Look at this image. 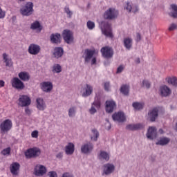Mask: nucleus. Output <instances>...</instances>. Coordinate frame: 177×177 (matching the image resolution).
<instances>
[{"mask_svg":"<svg viewBox=\"0 0 177 177\" xmlns=\"http://www.w3.org/2000/svg\"><path fill=\"white\" fill-rule=\"evenodd\" d=\"M147 137L148 139H151V140L156 139L157 138V129L154 127H150L148 129Z\"/></svg>","mask_w":177,"mask_h":177,"instance_id":"dca6fc26","label":"nucleus"},{"mask_svg":"<svg viewBox=\"0 0 177 177\" xmlns=\"http://www.w3.org/2000/svg\"><path fill=\"white\" fill-rule=\"evenodd\" d=\"M62 177H74V176H73V174H71L70 173H64L62 175Z\"/></svg>","mask_w":177,"mask_h":177,"instance_id":"6e6d98bb","label":"nucleus"},{"mask_svg":"<svg viewBox=\"0 0 177 177\" xmlns=\"http://www.w3.org/2000/svg\"><path fill=\"white\" fill-rule=\"evenodd\" d=\"M177 26L175 24H171L169 27V31H174V30H176Z\"/></svg>","mask_w":177,"mask_h":177,"instance_id":"09e8293b","label":"nucleus"},{"mask_svg":"<svg viewBox=\"0 0 177 177\" xmlns=\"http://www.w3.org/2000/svg\"><path fill=\"white\" fill-rule=\"evenodd\" d=\"M62 36H63L64 40L65 41V42H66V44H73L74 41V35L73 34V32H71L70 30L68 29L64 30L62 32Z\"/></svg>","mask_w":177,"mask_h":177,"instance_id":"1a4fd4ad","label":"nucleus"},{"mask_svg":"<svg viewBox=\"0 0 177 177\" xmlns=\"http://www.w3.org/2000/svg\"><path fill=\"white\" fill-rule=\"evenodd\" d=\"M136 63H137V64H139V63H140V58H137L136 59Z\"/></svg>","mask_w":177,"mask_h":177,"instance_id":"052dcab7","label":"nucleus"},{"mask_svg":"<svg viewBox=\"0 0 177 177\" xmlns=\"http://www.w3.org/2000/svg\"><path fill=\"white\" fill-rule=\"evenodd\" d=\"M62 38V35L59 33L51 34L50 36V41L52 44H60V39Z\"/></svg>","mask_w":177,"mask_h":177,"instance_id":"4be33fe9","label":"nucleus"},{"mask_svg":"<svg viewBox=\"0 0 177 177\" xmlns=\"http://www.w3.org/2000/svg\"><path fill=\"white\" fill-rule=\"evenodd\" d=\"M171 8L172 9V12H171L169 15L170 16H171V17H174V19H176L177 18V6L175 4H171Z\"/></svg>","mask_w":177,"mask_h":177,"instance_id":"c9c22d12","label":"nucleus"},{"mask_svg":"<svg viewBox=\"0 0 177 177\" xmlns=\"http://www.w3.org/2000/svg\"><path fill=\"white\" fill-rule=\"evenodd\" d=\"M124 68V66L120 65V66L118 68V69H117V73H118V74H120V73H122Z\"/></svg>","mask_w":177,"mask_h":177,"instance_id":"3c124183","label":"nucleus"},{"mask_svg":"<svg viewBox=\"0 0 177 177\" xmlns=\"http://www.w3.org/2000/svg\"><path fill=\"white\" fill-rule=\"evenodd\" d=\"M95 53V49H85L84 54L82 55L83 59H84V63H89L91 60V65L96 64V57H93Z\"/></svg>","mask_w":177,"mask_h":177,"instance_id":"f257e3e1","label":"nucleus"},{"mask_svg":"<svg viewBox=\"0 0 177 177\" xmlns=\"http://www.w3.org/2000/svg\"><path fill=\"white\" fill-rule=\"evenodd\" d=\"M11 85L12 88H15V89H17L18 91H23L24 88H26V86L24 85V83L19 79V77H14L11 80Z\"/></svg>","mask_w":177,"mask_h":177,"instance_id":"0eeeda50","label":"nucleus"},{"mask_svg":"<svg viewBox=\"0 0 177 177\" xmlns=\"http://www.w3.org/2000/svg\"><path fill=\"white\" fill-rule=\"evenodd\" d=\"M100 52L104 59H111L114 56V50L109 46L102 47Z\"/></svg>","mask_w":177,"mask_h":177,"instance_id":"39448f33","label":"nucleus"},{"mask_svg":"<svg viewBox=\"0 0 177 177\" xmlns=\"http://www.w3.org/2000/svg\"><path fill=\"white\" fill-rule=\"evenodd\" d=\"M92 140H97V138H99V132L96 129L92 130V135L91 136Z\"/></svg>","mask_w":177,"mask_h":177,"instance_id":"58836bf2","label":"nucleus"},{"mask_svg":"<svg viewBox=\"0 0 177 177\" xmlns=\"http://www.w3.org/2000/svg\"><path fill=\"white\" fill-rule=\"evenodd\" d=\"M75 115V107H71L68 110V116L74 117Z\"/></svg>","mask_w":177,"mask_h":177,"instance_id":"a19ab883","label":"nucleus"},{"mask_svg":"<svg viewBox=\"0 0 177 177\" xmlns=\"http://www.w3.org/2000/svg\"><path fill=\"white\" fill-rule=\"evenodd\" d=\"M159 132H160V133H164V131L161 129L159 130Z\"/></svg>","mask_w":177,"mask_h":177,"instance_id":"680f3d73","label":"nucleus"},{"mask_svg":"<svg viewBox=\"0 0 177 177\" xmlns=\"http://www.w3.org/2000/svg\"><path fill=\"white\" fill-rule=\"evenodd\" d=\"M1 154L3 156H9V154H10V147H8V148L4 149L1 151Z\"/></svg>","mask_w":177,"mask_h":177,"instance_id":"79ce46f5","label":"nucleus"},{"mask_svg":"<svg viewBox=\"0 0 177 177\" xmlns=\"http://www.w3.org/2000/svg\"><path fill=\"white\" fill-rule=\"evenodd\" d=\"M111 125H109V127L108 129H111Z\"/></svg>","mask_w":177,"mask_h":177,"instance_id":"e2e57ef3","label":"nucleus"},{"mask_svg":"<svg viewBox=\"0 0 177 177\" xmlns=\"http://www.w3.org/2000/svg\"><path fill=\"white\" fill-rule=\"evenodd\" d=\"M10 171L14 176L19 175L20 172V163L17 162H14L10 165Z\"/></svg>","mask_w":177,"mask_h":177,"instance_id":"f8f14e48","label":"nucleus"},{"mask_svg":"<svg viewBox=\"0 0 177 177\" xmlns=\"http://www.w3.org/2000/svg\"><path fill=\"white\" fill-rule=\"evenodd\" d=\"M169 142H171V139L167 137H163L160 138L158 142H156V145L160 146H165L166 145H168Z\"/></svg>","mask_w":177,"mask_h":177,"instance_id":"473e14b6","label":"nucleus"},{"mask_svg":"<svg viewBox=\"0 0 177 177\" xmlns=\"http://www.w3.org/2000/svg\"><path fill=\"white\" fill-rule=\"evenodd\" d=\"M145 126L142 124H129L127 126V129L130 131H137V129H142Z\"/></svg>","mask_w":177,"mask_h":177,"instance_id":"cd10ccee","label":"nucleus"},{"mask_svg":"<svg viewBox=\"0 0 177 177\" xmlns=\"http://www.w3.org/2000/svg\"><path fill=\"white\" fill-rule=\"evenodd\" d=\"M99 160H104V161H109L110 160V155L104 151H101L98 155Z\"/></svg>","mask_w":177,"mask_h":177,"instance_id":"2f4dec72","label":"nucleus"},{"mask_svg":"<svg viewBox=\"0 0 177 177\" xmlns=\"http://www.w3.org/2000/svg\"><path fill=\"white\" fill-rule=\"evenodd\" d=\"M25 113L26 114H27L28 115H31V111L30 110V109L26 108L25 109Z\"/></svg>","mask_w":177,"mask_h":177,"instance_id":"4d7b16f0","label":"nucleus"},{"mask_svg":"<svg viewBox=\"0 0 177 177\" xmlns=\"http://www.w3.org/2000/svg\"><path fill=\"white\" fill-rule=\"evenodd\" d=\"M46 174V167L42 165H37L35 168V175L36 176H42Z\"/></svg>","mask_w":177,"mask_h":177,"instance_id":"2eb2a0df","label":"nucleus"},{"mask_svg":"<svg viewBox=\"0 0 177 177\" xmlns=\"http://www.w3.org/2000/svg\"><path fill=\"white\" fill-rule=\"evenodd\" d=\"M3 86H5V82L0 80V88H3Z\"/></svg>","mask_w":177,"mask_h":177,"instance_id":"bf43d9fd","label":"nucleus"},{"mask_svg":"<svg viewBox=\"0 0 177 177\" xmlns=\"http://www.w3.org/2000/svg\"><path fill=\"white\" fill-rule=\"evenodd\" d=\"M104 88L105 91L109 92V91H110V82H105L104 84Z\"/></svg>","mask_w":177,"mask_h":177,"instance_id":"de8ad7c7","label":"nucleus"},{"mask_svg":"<svg viewBox=\"0 0 177 177\" xmlns=\"http://www.w3.org/2000/svg\"><path fill=\"white\" fill-rule=\"evenodd\" d=\"M30 28L31 30H37L38 32H41V31H42V26L38 21L33 22L30 26Z\"/></svg>","mask_w":177,"mask_h":177,"instance_id":"c85d7f7f","label":"nucleus"},{"mask_svg":"<svg viewBox=\"0 0 177 177\" xmlns=\"http://www.w3.org/2000/svg\"><path fill=\"white\" fill-rule=\"evenodd\" d=\"M5 11L2 10V8L0 7V19H3L5 17Z\"/></svg>","mask_w":177,"mask_h":177,"instance_id":"603ef678","label":"nucleus"},{"mask_svg":"<svg viewBox=\"0 0 177 177\" xmlns=\"http://www.w3.org/2000/svg\"><path fill=\"white\" fill-rule=\"evenodd\" d=\"M166 81L168 82V84H169L170 85H173L174 86H176L177 85L176 77H167L166 78Z\"/></svg>","mask_w":177,"mask_h":177,"instance_id":"e433bc0d","label":"nucleus"},{"mask_svg":"<svg viewBox=\"0 0 177 177\" xmlns=\"http://www.w3.org/2000/svg\"><path fill=\"white\" fill-rule=\"evenodd\" d=\"M144 106H145V104L142 103V102H133V107L136 110H142V109H143Z\"/></svg>","mask_w":177,"mask_h":177,"instance_id":"4c0bfd02","label":"nucleus"},{"mask_svg":"<svg viewBox=\"0 0 177 177\" xmlns=\"http://www.w3.org/2000/svg\"><path fill=\"white\" fill-rule=\"evenodd\" d=\"M64 10H65V13L68 15L69 19H71V16H73V12L70 10V8L65 7Z\"/></svg>","mask_w":177,"mask_h":177,"instance_id":"c03bdc74","label":"nucleus"},{"mask_svg":"<svg viewBox=\"0 0 177 177\" xmlns=\"http://www.w3.org/2000/svg\"><path fill=\"white\" fill-rule=\"evenodd\" d=\"M31 136H32V138L37 139V138H38V131H37V130L33 131L31 133Z\"/></svg>","mask_w":177,"mask_h":177,"instance_id":"8fccbe9b","label":"nucleus"},{"mask_svg":"<svg viewBox=\"0 0 177 177\" xmlns=\"http://www.w3.org/2000/svg\"><path fill=\"white\" fill-rule=\"evenodd\" d=\"M41 156V149L38 147L30 148L25 152L26 158H37Z\"/></svg>","mask_w":177,"mask_h":177,"instance_id":"f03ea898","label":"nucleus"},{"mask_svg":"<svg viewBox=\"0 0 177 177\" xmlns=\"http://www.w3.org/2000/svg\"><path fill=\"white\" fill-rule=\"evenodd\" d=\"M63 53H64V50L62 47H56L54 49L53 55L56 59H59V57H62L63 56Z\"/></svg>","mask_w":177,"mask_h":177,"instance_id":"393cba45","label":"nucleus"},{"mask_svg":"<svg viewBox=\"0 0 177 177\" xmlns=\"http://www.w3.org/2000/svg\"><path fill=\"white\" fill-rule=\"evenodd\" d=\"M149 118L151 122H154L157 117H158V109L157 108L153 109L151 111H149Z\"/></svg>","mask_w":177,"mask_h":177,"instance_id":"aec40b11","label":"nucleus"},{"mask_svg":"<svg viewBox=\"0 0 177 177\" xmlns=\"http://www.w3.org/2000/svg\"><path fill=\"white\" fill-rule=\"evenodd\" d=\"M13 127V123L10 119L5 120L0 124V131L2 133H8L12 127Z\"/></svg>","mask_w":177,"mask_h":177,"instance_id":"7ed1b4c3","label":"nucleus"},{"mask_svg":"<svg viewBox=\"0 0 177 177\" xmlns=\"http://www.w3.org/2000/svg\"><path fill=\"white\" fill-rule=\"evenodd\" d=\"M124 47L126 48V49H128V50H129V49H131V48H132V39L129 38V37H127L124 39Z\"/></svg>","mask_w":177,"mask_h":177,"instance_id":"72a5a7b5","label":"nucleus"},{"mask_svg":"<svg viewBox=\"0 0 177 177\" xmlns=\"http://www.w3.org/2000/svg\"><path fill=\"white\" fill-rule=\"evenodd\" d=\"M120 92L126 96L129 93V86L127 84H123L120 88Z\"/></svg>","mask_w":177,"mask_h":177,"instance_id":"f704fd0d","label":"nucleus"},{"mask_svg":"<svg viewBox=\"0 0 177 177\" xmlns=\"http://www.w3.org/2000/svg\"><path fill=\"white\" fill-rule=\"evenodd\" d=\"M95 107H96V109H100V101H95L93 103L91 108L89 109L91 114H95V113H96V109Z\"/></svg>","mask_w":177,"mask_h":177,"instance_id":"7c9ffc66","label":"nucleus"},{"mask_svg":"<svg viewBox=\"0 0 177 177\" xmlns=\"http://www.w3.org/2000/svg\"><path fill=\"white\" fill-rule=\"evenodd\" d=\"M92 150H93V145H92L91 142L81 147V151L82 153H84V154L91 153Z\"/></svg>","mask_w":177,"mask_h":177,"instance_id":"412c9836","label":"nucleus"},{"mask_svg":"<svg viewBox=\"0 0 177 177\" xmlns=\"http://www.w3.org/2000/svg\"><path fill=\"white\" fill-rule=\"evenodd\" d=\"M37 102V107L39 110L44 111L46 109V105L45 104V102H44V99L37 98L36 100Z\"/></svg>","mask_w":177,"mask_h":177,"instance_id":"a878e982","label":"nucleus"},{"mask_svg":"<svg viewBox=\"0 0 177 177\" xmlns=\"http://www.w3.org/2000/svg\"><path fill=\"white\" fill-rule=\"evenodd\" d=\"M142 85L143 86H145V88H147V89H149V88H150V82H149V81L147 80H144L142 82Z\"/></svg>","mask_w":177,"mask_h":177,"instance_id":"49530a36","label":"nucleus"},{"mask_svg":"<svg viewBox=\"0 0 177 177\" xmlns=\"http://www.w3.org/2000/svg\"><path fill=\"white\" fill-rule=\"evenodd\" d=\"M18 101H19L18 104L21 107H28V106L31 104V98H30L28 95H20Z\"/></svg>","mask_w":177,"mask_h":177,"instance_id":"6e6552de","label":"nucleus"},{"mask_svg":"<svg viewBox=\"0 0 177 177\" xmlns=\"http://www.w3.org/2000/svg\"><path fill=\"white\" fill-rule=\"evenodd\" d=\"M18 77L21 81H30V74L27 72H20Z\"/></svg>","mask_w":177,"mask_h":177,"instance_id":"bb28decb","label":"nucleus"},{"mask_svg":"<svg viewBox=\"0 0 177 177\" xmlns=\"http://www.w3.org/2000/svg\"><path fill=\"white\" fill-rule=\"evenodd\" d=\"M53 73H62V66L59 64H55L53 67Z\"/></svg>","mask_w":177,"mask_h":177,"instance_id":"ea45409f","label":"nucleus"},{"mask_svg":"<svg viewBox=\"0 0 177 177\" xmlns=\"http://www.w3.org/2000/svg\"><path fill=\"white\" fill-rule=\"evenodd\" d=\"M49 175L50 177H57V174H56V171H50Z\"/></svg>","mask_w":177,"mask_h":177,"instance_id":"864d4df0","label":"nucleus"},{"mask_svg":"<svg viewBox=\"0 0 177 177\" xmlns=\"http://www.w3.org/2000/svg\"><path fill=\"white\" fill-rule=\"evenodd\" d=\"M80 92L83 97H88V96H91V95H92V92H93V87L89 84H86L83 88H81Z\"/></svg>","mask_w":177,"mask_h":177,"instance_id":"9b49d317","label":"nucleus"},{"mask_svg":"<svg viewBox=\"0 0 177 177\" xmlns=\"http://www.w3.org/2000/svg\"><path fill=\"white\" fill-rule=\"evenodd\" d=\"M101 30L104 35L109 37V38H113V36L111 30V25H110L109 22H102Z\"/></svg>","mask_w":177,"mask_h":177,"instance_id":"20e7f679","label":"nucleus"},{"mask_svg":"<svg viewBox=\"0 0 177 177\" xmlns=\"http://www.w3.org/2000/svg\"><path fill=\"white\" fill-rule=\"evenodd\" d=\"M106 113H113L115 109V102L113 100H108L106 102L105 106Z\"/></svg>","mask_w":177,"mask_h":177,"instance_id":"6ab92c4d","label":"nucleus"},{"mask_svg":"<svg viewBox=\"0 0 177 177\" xmlns=\"http://www.w3.org/2000/svg\"><path fill=\"white\" fill-rule=\"evenodd\" d=\"M57 158H63V153L62 152H59L57 154L56 156Z\"/></svg>","mask_w":177,"mask_h":177,"instance_id":"13d9d810","label":"nucleus"},{"mask_svg":"<svg viewBox=\"0 0 177 177\" xmlns=\"http://www.w3.org/2000/svg\"><path fill=\"white\" fill-rule=\"evenodd\" d=\"M28 52L30 53V55H38V53L41 52V46H39L38 44H32L29 46Z\"/></svg>","mask_w":177,"mask_h":177,"instance_id":"ddd939ff","label":"nucleus"},{"mask_svg":"<svg viewBox=\"0 0 177 177\" xmlns=\"http://www.w3.org/2000/svg\"><path fill=\"white\" fill-rule=\"evenodd\" d=\"M94 27H95V22L91 21H87V28H88V30H93Z\"/></svg>","mask_w":177,"mask_h":177,"instance_id":"37998d69","label":"nucleus"},{"mask_svg":"<svg viewBox=\"0 0 177 177\" xmlns=\"http://www.w3.org/2000/svg\"><path fill=\"white\" fill-rule=\"evenodd\" d=\"M34 4L32 2H28L25 6L22 7L21 9V13L23 16H30L32 15V12H34Z\"/></svg>","mask_w":177,"mask_h":177,"instance_id":"423d86ee","label":"nucleus"},{"mask_svg":"<svg viewBox=\"0 0 177 177\" xmlns=\"http://www.w3.org/2000/svg\"><path fill=\"white\" fill-rule=\"evenodd\" d=\"M19 1H21V2L24 1V0H19Z\"/></svg>","mask_w":177,"mask_h":177,"instance_id":"0e129e2a","label":"nucleus"},{"mask_svg":"<svg viewBox=\"0 0 177 177\" xmlns=\"http://www.w3.org/2000/svg\"><path fill=\"white\" fill-rule=\"evenodd\" d=\"M140 39H142V37L140 36V33H137L136 35V41L137 42H139V41H140Z\"/></svg>","mask_w":177,"mask_h":177,"instance_id":"5fc2aeb1","label":"nucleus"},{"mask_svg":"<svg viewBox=\"0 0 177 177\" xmlns=\"http://www.w3.org/2000/svg\"><path fill=\"white\" fill-rule=\"evenodd\" d=\"M75 146L72 142H69L65 147V153L68 156H71L74 153Z\"/></svg>","mask_w":177,"mask_h":177,"instance_id":"b1692460","label":"nucleus"},{"mask_svg":"<svg viewBox=\"0 0 177 177\" xmlns=\"http://www.w3.org/2000/svg\"><path fill=\"white\" fill-rule=\"evenodd\" d=\"M3 59L7 67H10V66L13 64V62H12V58H10L9 55L6 53L3 54Z\"/></svg>","mask_w":177,"mask_h":177,"instance_id":"c756f323","label":"nucleus"},{"mask_svg":"<svg viewBox=\"0 0 177 177\" xmlns=\"http://www.w3.org/2000/svg\"><path fill=\"white\" fill-rule=\"evenodd\" d=\"M113 121H118V122H124L125 121V115L122 112L115 113L112 115Z\"/></svg>","mask_w":177,"mask_h":177,"instance_id":"f3484780","label":"nucleus"},{"mask_svg":"<svg viewBox=\"0 0 177 177\" xmlns=\"http://www.w3.org/2000/svg\"><path fill=\"white\" fill-rule=\"evenodd\" d=\"M124 9L127 10V12H130L132 10V6L131 5V3L127 2V6L124 7Z\"/></svg>","mask_w":177,"mask_h":177,"instance_id":"a18cd8bd","label":"nucleus"},{"mask_svg":"<svg viewBox=\"0 0 177 177\" xmlns=\"http://www.w3.org/2000/svg\"><path fill=\"white\" fill-rule=\"evenodd\" d=\"M118 16V11L115 10V8H109L104 14V18L106 20H113Z\"/></svg>","mask_w":177,"mask_h":177,"instance_id":"9d476101","label":"nucleus"},{"mask_svg":"<svg viewBox=\"0 0 177 177\" xmlns=\"http://www.w3.org/2000/svg\"><path fill=\"white\" fill-rule=\"evenodd\" d=\"M115 167L113 164L107 163L104 165V174L105 175H110L114 172Z\"/></svg>","mask_w":177,"mask_h":177,"instance_id":"a211bd4d","label":"nucleus"},{"mask_svg":"<svg viewBox=\"0 0 177 177\" xmlns=\"http://www.w3.org/2000/svg\"><path fill=\"white\" fill-rule=\"evenodd\" d=\"M171 88H169L168 86H162L160 87V93L162 95V96H165V97L167 96H169V95H171Z\"/></svg>","mask_w":177,"mask_h":177,"instance_id":"5701e85b","label":"nucleus"},{"mask_svg":"<svg viewBox=\"0 0 177 177\" xmlns=\"http://www.w3.org/2000/svg\"><path fill=\"white\" fill-rule=\"evenodd\" d=\"M40 88L43 92L49 93L53 89V84L50 82H44L40 83Z\"/></svg>","mask_w":177,"mask_h":177,"instance_id":"4468645a","label":"nucleus"}]
</instances>
